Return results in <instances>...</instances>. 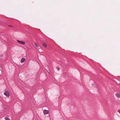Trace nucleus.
Listing matches in <instances>:
<instances>
[{
  "label": "nucleus",
  "instance_id": "1",
  "mask_svg": "<svg viewBox=\"0 0 120 120\" xmlns=\"http://www.w3.org/2000/svg\"><path fill=\"white\" fill-rule=\"evenodd\" d=\"M4 94L7 97L10 96V94L9 92L8 91H6L4 92Z\"/></svg>",
  "mask_w": 120,
  "mask_h": 120
},
{
  "label": "nucleus",
  "instance_id": "2",
  "mask_svg": "<svg viewBox=\"0 0 120 120\" xmlns=\"http://www.w3.org/2000/svg\"><path fill=\"white\" fill-rule=\"evenodd\" d=\"M17 41L20 44L22 45H24L25 44V43L21 41H20L19 40H17Z\"/></svg>",
  "mask_w": 120,
  "mask_h": 120
},
{
  "label": "nucleus",
  "instance_id": "3",
  "mask_svg": "<svg viewBox=\"0 0 120 120\" xmlns=\"http://www.w3.org/2000/svg\"><path fill=\"white\" fill-rule=\"evenodd\" d=\"M43 112L44 114L46 115L49 113V111L48 110H46L45 109L44 110Z\"/></svg>",
  "mask_w": 120,
  "mask_h": 120
},
{
  "label": "nucleus",
  "instance_id": "4",
  "mask_svg": "<svg viewBox=\"0 0 120 120\" xmlns=\"http://www.w3.org/2000/svg\"><path fill=\"white\" fill-rule=\"evenodd\" d=\"M25 59L24 58H22L21 60V62L22 63L24 62L25 61Z\"/></svg>",
  "mask_w": 120,
  "mask_h": 120
},
{
  "label": "nucleus",
  "instance_id": "5",
  "mask_svg": "<svg viewBox=\"0 0 120 120\" xmlns=\"http://www.w3.org/2000/svg\"><path fill=\"white\" fill-rule=\"evenodd\" d=\"M116 96L118 98H119L120 97V94L118 93H116L115 94Z\"/></svg>",
  "mask_w": 120,
  "mask_h": 120
},
{
  "label": "nucleus",
  "instance_id": "6",
  "mask_svg": "<svg viewBox=\"0 0 120 120\" xmlns=\"http://www.w3.org/2000/svg\"><path fill=\"white\" fill-rule=\"evenodd\" d=\"M43 46L45 47H47V45L45 43H43Z\"/></svg>",
  "mask_w": 120,
  "mask_h": 120
},
{
  "label": "nucleus",
  "instance_id": "7",
  "mask_svg": "<svg viewBox=\"0 0 120 120\" xmlns=\"http://www.w3.org/2000/svg\"><path fill=\"white\" fill-rule=\"evenodd\" d=\"M34 44L35 45V46L37 48H38V45L37 44H36L35 43H34Z\"/></svg>",
  "mask_w": 120,
  "mask_h": 120
},
{
  "label": "nucleus",
  "instance_id": "8",
  "mask_svg": "<svg viewBox=\"0 0 120 120\" xmlns=\"http://www.w3.org/2000/svg\"><path fill=\"white\" fill-rule=\"evenodd\" d=\"M5 120H10V119L8 117H6L5 118Z\"/></svg>",
  "mask_w": 120,
  "mask_h": 120
},
{
  "label": "nucleus",
  "instance_id": "9",
  "mask_svg": "<svg viewBox=\"0 0 120 120\" xmlns=\"http://www.w3.org/2000/svg\"><path fill=\"white\" fill-rule=\"evenodd\" d=\"M118 112L120 114V109H119L118 110Z\"/></svg>",
  "mask_w": 120,
  "mask_h": 120
},
{
  "label": "nucleus",
  "instance_id": "10",
  "mask_svg": "<svg viewBox=\"0 0 120 120\" xmlns=\"http://www.w3.org/2000/svg\"><path fill=\"white\" fill-rule=\"evenodd\" d=\"M57 69L58 70V71H59V70H60V68H57Z\"/></svg>",
  "mask_w": 120,
  "mask_h": 120
},
{
  "label": "nucleus",
  "instance_id": "11",
  "mask_svg": "<svg viewBox=\"0 0 120 120\" xmlns=\"http://www.w3.org/2000/svg\"><path fill=\"white\" fill-rule=\"evenodd\" d=\"M95 86L96 87H97V86L96 85H95Z\"/></svg>",
  "mask_w": 120,
  "mask_h": 120
},
{
  "label": "nucleus",
  "instance_id": "12",
  "mask_svg": "<svg viewBox=\"0 0 120 120\" xmlns=\"http://www.w3.org/2000/svg\"><path fill=\"white\" fill-rule=\"evenodd\" d=\"M10 26L11 27H12V26H11V25H10Z\"/></svg>",
  "mask_w": 120,
  "mask_h": 120
}]
</instances>
